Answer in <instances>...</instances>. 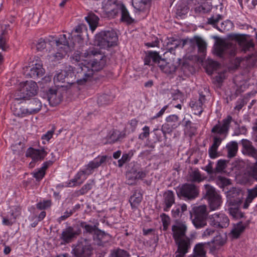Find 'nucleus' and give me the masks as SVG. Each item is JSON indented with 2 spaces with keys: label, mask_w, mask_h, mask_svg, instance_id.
I'll list each match as a JSON object with an SVG mask.
<instances>
[{
  "label": "nucleus",
  "mask_w": 257,
  "mask_h": 257,
  "mask_svg": "<svg viewBox=\"0 0 257 257\" xmlns=\"http://www.w3.org/2000/svg\"><path fill=\"white\" fill-rule=\"evenodd\" d=\"M83 55L85 58L92 59L91 68L82 63L78 64L75 67L69 66L67 71H61L54 76V82L69 84L76 82L78 85H83L91 78L94 71L100 70L105 65V58L97 49L89 48Z\"/></svg>",
  "instance_id": "nucleus-1"
},
{
  "label": "nucleus",
  "mask_w": 257,
  "mask_h": 257,
  "mask_svg": "<svg viewBox=\"0 0 257 257\" xmlns=\"http://www.w3.org/2000/svg\"><path fill=\"white\" fill-rule=\"evenodd\" d=\"M187 230V226L183 223H177L172 226L173 237L177 246L175 257H184L190 248V239L184 237Z\"/></svg>",
  "instance_id": "nucleus-2"
},
{
  "label": "nucleus",
  "mask_w": 257,
  "mask_h": 257,
  "mask_svg": "<svg viewBox=\"0 0 257 257\" xmlns=\"http://www.w3.org/2000/svg\"><path fill=\"white\" fill-rule=\"evenodd\" d=\"M117 39L116 33L114 30L104 31L95 35V43L101 48L107 49L116 45Z\"/></svg>",
  "instance_id": "nucleus-3"
},
{
  "label": "nucleus",
  "mask_w": 257,
  "mask_h": 257,
  "mask_svg": "<svg viewBox=\"0 0 257 257\" xmlns=\"http://www.w3.org/2000/svg\"><path fill=\"white\" fill-rule=\"evenodd\" d=\"M38 86L37 83L32 81H26L21 83L19 89L15 94V98L17 100L30 99L37 93Z\"/></svg>",
  "instance_id": "nucleus-4"
},
{
  "label": "nucleus",
  "mask_w": 257,
  "mask_h": 257,
  "mask_svg": "<svg viewBox=\"0 0 257 257\" xmlns=\"http://www.w3.org/2000/svg\"><path fill=\"white\" fill-rule=\"evenodd\" d=\"M71 253L73 257H92L93 248L88 240L82 238L73 245Z\"/></svg>",
  "instance_id": "nucleus-5"
},
{
  "label": "nucleus",
  "mask_w": 257,
  "mask_h": 257,
  "mask_svg": "<svg viewBox=\"0 0 257 257\" xmlns=\"http://www.w3.org/2000/svg\"><path fill=\"white\" fill-rule=\"evenodd\" d=\"M207 207L205 205L193 207L192 222L196 228H202L207 225Z\"/></svg>",
  "instance_id": "nucleus-6"
},
{
  "label": "nucleus",
  "mask_w": 257,
  "mask_h": 257,
  "mask_svg": "<svg viewBox=\"0 0 257 257\" xmlns=\"http://www.w3.org/2000/svg\"><path fill=\"white\" fill-rule=\"evenodd\" d=\"M235 51L234 44L222 39L219 40L214 46V54L221 58L227 55L234 56Z\"/></svg>",
  "instance_id": "nucleus-7"
},
{
  "label": "nucleus",
  "mask_w": 257,
  "mask_h": 257,
  "mask_svg": "<svg viewBox=\"0 0 257 257\" xmlns=\"http://www.w3.org/2000/svg\"><path fill=\"white\" fill-rule=\"evenodd\" d=\"M50 43H52V45H56V49L58 52L52 55L58 60L64 57L68 52L71 50V47H73V46L69 45L66 35L65 34L60 35L58 40H51Z\"/></svg>",
  "instance_id": "nucleus-8"
},
{
  "label": "nucleus",
  "mask_w": 257,
  "mask_h": 257,
  "mask_svg": "<svg viewBox=\"0 0 257 257\" xmlns=\"http://www.w3.org/2000/svg\"><path fill=\"white\" fill-rule=\"evenodd\" d=\"M204 186L206 191V196L208 201L210 210H215L218 209L222 203L221 196L210 185L206 184Z\"/></svg>",
  "instance_id": "nucleus-9"
},
{
  "label": "nucleus",
  "mask_w": 257,
  "mask_h": 257,
  "mask_svg": "<svg viewBox=\"0 0 257 257\" xmlns=\"http://www.w3.org/2000/svg\"><path fill=\"white\" fill-rule=\"evenodd\" d=\"M182 41V48L185 45H188L193 50L197 46L199 53H204L206 51L207 44L203 39L199 36H196L191 39H183Z\"/></svg>",
  "instance_id": "nucleus-10"
},
{
  "label": "nucleus",
  "mask_w": 257,
  "mask_h": 257,
  "mask_svg": "<svg viewBox=\"0 0 257 257\" xmlns=\"http://www.w3.org/2000/svg\"><path fill=\"white\" fill-rule=\"evenodd\" d=\"M244 192L237 187H232L226 192L227 202L229 205L238 206L243 197Z\"/></svg>",
  "instance_id": "nucleus-11"
},
{
  "label": "nucleus",
  "mask_w": 257,
  "mask_h": 257,
  "mask_svg": "<svg viewBox=\"0 0 257 257\" xmlns=\"http://www.w3.org/2000/svg\"><path fill=\"white\" fill-rule=\"evenodd\" d=\"M209 220L210 225L216 228H226L229 224L228 216L223 213H214L210 215L209 216Z\"/></svg>",
  "instance_id": "nucleus-12"
},
{
  "label": "nucleus",
  "mask_w": 257,
  "mask_h": 257,
  "mask_svg": "<svg viewBox=\"0 0 257 257\" xmlns=\"http://www.w3.org/2000/svg\"><path fill=\"white\" fill-rule=\"evenodd\" d=\"M108 157L106 155L95 158L94 160L90 161L86 166V168L78 173L80 176L82 175L89 176L92 174L94 170L97 168L102 164L106 162Z\"/></svg>",
  "instance_id": "nucleus-13"
},
{
  "label": "nucleus",
  "mask_w": 257,
  "mask_h": 257,
  "mask_svg": "<svg viewBox=\"0 0 257 257\" xmlns=\"http://www.w3.org/2000/svg\"><path fill=\"white\" fill-rule=\"evenodd\" d=\"M236 39L241 51L246 53L254 50V44L249 36L237 35L236 36Z\"/></svg>",
  "instance_id": "nucleus-14"
},
{
  "label": "nucleus",
  "mask_w": 257,
  "mask_h": 257,
  "mask_svg": "<svg viewBox=\"0 0 257 257\" xmlns=\"http://www.w3.org/2000/svg\"><path fill=\"white\" fill-rule=\"evenodd\" d=\"M232 120V117L230 115H228L222 120L221 123L218 121V123L212 127L211 133L223 135L225 138L228 133L230 124Z\"/></svg>",
  "instance_id": "nucleus-15"
},
{
  "label": "nucleus",
  "mask_w": 257,
  "mask_h": 257,
  "mask_svg": "<svg viewBox=\"0 0 257 257\" xmlns=\"http://www.w3.org/2000/svg\"><path fill=\"white\" fill-rule=\"evenodd\" d=\"M179 194L184 198L191 200L198 195L199 192L196 187L192 184H185L179 189Z\"/></svg>",
  "instance_id": "nucleus-16"
},
{
  "label": "nucleus",
  "mask_w": 257,
  "mask_h": 257,
  "mask_svg": "<svg viewBox=\"0 0 257 257\" xmlns=\"http://www.w3.org/2000/svg\"><path fill=\"white\" fill-rule=\"evenodd\" d=\"M80 230H75L72 226L64 229L60 236L62 240V244H67L72 242L80 234Z\"/></svg>",
  "instance_id": "nucleus-17"
},
{
  "label": "nucleus",
  "mask_w": 257,
  "mask_h": 257,
  "mask_svg": "<svg viewBox=\"0 0 257 257\" xmlns=\"http://www.w3.org/2000/svg\"><path fill=\"white\" fill-rule=\"evenodd\" d=\"M166 120L167 123L163 124L162 127V131L164 135L167 133L171 132L172 130L177 128L180 124L179 117L175 114L169 115L166 117Z\"/></svg>",
  "instance_id": "nucleus-18"
},
{
  "label": "nucleus",
  "mask_w": 257,
  "mask_h": 257,
  "mask_svg": "<svg viewBox=\"0 0 257 257\" xmlns=\"http://www.w3.org/2000/svg\"><path fill=\"white\" fill-rule=\"evenodd\" d=\"M206 100L205 96L200 94L198 99H192L189 102V106L193 114L200 115L203 111V105Z\"/></svg>",
  "instance_id": "nucleus-19"
},
{
  "label": "nucleus",
  "mask_w": 257,
  "mask_h": 257,
  "mask_svg": "<svg viewBox=\"0 0 257 257\" xmlns=\"http://www.w3.org/2000/svg\"><path fill=\"white\" fill-rule=\"evenodd\" d=\"M116 8L113 9L111 11L112 13L115 15L119 11H120L121 14V20L128 24H132L134 22V20L130 16L129 13L126 9L124 5L122 4L115 5Z\"/></svg>",
  "instance_id": "nucleus-20"
},
{
  "label": "nucleus",
  "mask_w": 257,
  "mask_h": 257,
  "mask_svg": "<svg viewBox=\"0 0 257 257\" xmlns=\"http://www.w3.org/2000/svg\"><path fill=\"white\" fill-rule=\"evenodd\" d=\"M27 102L25 111L28 112L29 114H35L38 112L41 109L42 103L38 99L34 98L33 99H27Z\"/></svg>",
  "instance_id": "nucleus-21"
},
{
  "label": "nucleus",
  "mask_w": 257,
  "mask_h": 257,
  "mask_svg": "<svg viewBox=\"0 0 257 257\" xmlns=\"http://www.w3.org/2000/svg\"><path fill=\"white\" fill-rule=\"evenodd\" d=\"M125 137V133L114 130L110 131L106 137L103 139L104 144H114Z\"/></svg>",
  "instance_id": "nucleus-22"
},
{
  "label": "nucleus",
  "mask_w": 257,
  "mask_h": 257,
  "mask_svg": "<svg viewBox=\"0 0 257 257\" xmlns=\"http://www.w3.org/2000/svg\"><path fill=\"white\" fill-rule=\"evenodd\" d=\"M47 154V152L44 148L39 150L30 147L27 149L26 156L31 157L34 161H38L44 159Z\"/></svg>",
  "instance_id": "nucleus-23"
},
{
  "label": "nucleus",
  "mask_w": 257,
  "mask_h": 257,
  "mask_svg": "<svg viewBox=\"0 0 257 257\" xmlns=\"http://www.w3.org/2000/svg\"><path fill=\"white\" fill-rule=\"evenodd\" d=\"M241 143L242 146V152L244 155L254 158L257 157V150L253 146L250 141L242 139L241 141Z\"/></svg>",
  "instance_id": "nucleus-24"
},
{
  "label": "nucleus",
  "mask_w": 257,
  "mask_h": 257,
  "mask_svg": "<svg viewBox=\"0 0 257 257\" xmlns=\"http://www.w3.org/2000/svg\"><path fill=\"white\" fill-rule=\"evenodd\" d=\"M145 64L147 65H152L151 64V61L154 63H160L162 62L164 63L165 60L161 58V57L159 55V53L156 51H149L147 55L145 58Z\"/></svg>",
  "instance_id": "nucleus-25"
},
{
  "label": "nucleus",
  "mask_w": 257,
  "mask_h": 257,
  "mask_svg": "<svg viewBox=\"0 0 257 257\" xmlns=\"http://www.w3.org/2000/svg\"><path fill=\"white\" fill-rule=\"evenodd\" d=\"M45 73V70L43 68L42 63H37L30 69V72L28 74L29 76L33 79L42 77Z\"/></svg>",
  "instance_id": "nucleus-26"
},
{
  "label": "nucleus",
  "mask_w": 257,
  "mask_h": 257,
  "mask_svg": "<svg viewBox=\"0 0 257 257\" xmlns=\"http://www.w3.org/2000/svg\"><path fill=\"white\" fill-rule=\"evenodd\" d=\"M164 210L168 211L170 208L175 203V195L173 191L168 190L163 194Z\"/></svg>",
  "instance_id": "nucleus-27"
},
{
  "label": "nucleus",
  "mask_w": 257,
  "mask_h": 257,
  "mask_svg": "<svg viewBox=\"0 0 257 257\" xmlns=\"http://www.w3.org/2000/svg\"><path fill=\"white\" fill-rule=\"evenodd\" d=\"M180 59H177V61L176 64L171 62L166 63L165 64L163 63L160 64L159 66L161 69L166 74H171L175 72L177 69V67L180 65Z\"/></svg>",
  "instance_id": "nucleus-28"
},
{
  "label": "nucleus",
  "mask_w": 257,
  "mask_h": 257,
  "mask_svg": "<svg viewBox=\"0 0 257 257\" xmlns=\"http://www.w3.org/2000/svg\"><path fill=\"white\" fill-rule=\"evenodd\" d=\"M85 20L88 23L90 29L93 31L97 26L99 18L93 13H89L88 16L85 17Z\"/></svg>",
  "instance_id": "nucleus-29"
},
{
  "label": "nucleus",
  "mask_w": 257,
  "mask_h": 257,
  "mask_svg": "<svg viewBox=\"0 0 257 257\" xmlns=\"http://www.w3.org/2000/svg\"><path fill=\"white\" fill-rule=\"evenodd\" d=\"M142 200V194L140 191H135L130 198L129 201L133 209L138 207Z\"/></svg>",
  "instance_id": "nucleus-30"
},
{
  "label": "nucleus",
  "mask_w": 257,
  "mask_h": 257,
  "mask_svg": "<svg viewBox=\"0 0 257 257\" xmlns=\"http://www.w3.org/2000/svg\"><path fill=\"white\" fill-rule=\"evenodd\" d=\"M182 40L171 37L168 39L166 43V49L170 52L175 50L179 46L182 45Z\"/></svg>",
  "instance_id": "nucleus-31"
},
{
  "label": "nucleus",
  "mask_w": 257,
  "mask_h": 257,
  "mask_svg": "<svg viewBox=\"0 0 257 257\" xmlns=\"http://www.w3.org/2000/svg\"><path fill=\"white\" fill-rule=\"evenodd\" d=\"M206 243H199L197 244L194 248V255L189 257H205L206 251L204 246Z\"/></svg>",
  "instance_id": "nucleus-32"
},
{
  "label": "nucleus",
  "mask_w": 257,
  "mask_h": 257,
  "mask_svg": "<svg viewBox=\"0 0 257 257\" xmlns=\"http://www.w3.org/2000/svg\"><path fill=\"white\" fill-rule=\"evenodd\" d=\"M53 162L48 161L43 163L42 167L37 170H35L32 174L33 177H44L45 175L46 170L51 165H52Z\"/></svg>",
  "instance_id": "nucleus-33"
},
{
  "label": "nucleus",
  "mask_w": 257,
  "mask_h": 257,
  "mask_svg": "<svg viewBox=\"0 0 257 257\" xmlns=\"http://www.w3.org/2000/svg\"><path fill=\"white\" fill-rule=\"evenodd\" d=\"M227 156L231 158L234 157L237 152L238 144L235 141L231 142L226 145Z\"/></svg>",
  "instance_id": "nucleus-34"
},
{
  "label": "nucleus",
  "mask_w": 257,
  "mask_h": 257,
  "mask_svg": "<svg viewBox=\"0 0 257 257\" xmlns=\"http://www.w3.org/2000/svg\"><path fill=\"white\" fill-rule=\"evenodd\" d=\"M80 226L83 228V233L94 234L97 231V227L96 225H90L86 222H81Z\"/></svg>",
  "instance_id": "nucleus-35"
},
{
  "label": "nucleus",
  "mask_w": 257,
  "mask_h": 257,
  "mask_svg": "<svg viewBox=\"0 0 257 257\" xmlns=\"http://www.w3.org/2000/svg\"><path fill=\"white\" fill-rule=\"evenodd\" d=\"M149 2L150 0H132V5L136 10L143 11Z\"/></svg>",
  "instance_id": "nucleus-36"
},
{
  "label": "nucleus",
  "mask_w": 257,
  "mask_h": 257,
  "mask_svg": "<svg viewBox=\"0 0 257 257\" xmlns=\"http://www.w3.org/2000/svg\"><path fill=\"white\" fill-rule=\"evenodd\" d=\"M57 90L55 89L50 88L48 94V99L50 103L53 104H58L61 100L60 98H56Z\"/></svg>",
  "instance_id": "nucleus-37"
},
{
  "label": "nucleus",
  "mask_w": 257,
  "mask_h": 257,
  "mask_svg": "<svg viewBox=\"0 0 257 257\" xmlns=\"http://www.w3.org/2000/svg\"><path fill=\"white\" fill-rule=\"evenodd\" d=\"M50 41L51 40H48V39H39L36 43L37 50L39 51H42L46 49L47 51V45H52V43H50Z\"/></svg>",
  "instance_id": "nucleus-38"
},
{
  "label": "nucleus",
  "mask_w": 257,
  "mask_h": 257,
  "mask_svg": "<svg viewBox=\"0 0 257 257\" xmlns=\"http://www.w3.org/2000/svg\"><path fill=\"white\" fill-rule=\"evenodd\" d=\"M222 19V16L218 14L208 18L207 23L208 24L212 26L214 28L216 29V27H218V23Z\"/></svg>",
  "instance_id": "nucleus-39"
},
{
  "label": "nucleus",
  "mask_w": 257,
  "mask_h": 257,
  "mask_svg": "<svg viewBox=\"0 0 257 257\" xmlns=\"http://www.w3.org/2000/svg\"><path fill=\"white\" fill-rule=\"evenodd\" d=\"M129 253L123 249H117L111 251L110 257H129Z\"/></svg>",
  "instance_id": "nucleus-40"
},
{
  "label": "nucleus",
  "mask_w": 257,
  "mask_h": 257,
  "mask_svg": "<svg viewBox=\"0 0 257 257\" xmlns=\"http://www.w3.org/2000/svg\"><path fill=\"white\" fill-rule=\"evenodd\" d=\"M228 210L230 215L234 218L239 219L244 216V214L237 207H230Z\"/></svg>",
  "instance_id": "nucleus-41"
},
{
  "label": "nucleus",
  "mask_w": 257,
  "mask_h": 257,
  "mask_svg": "<svg viewBox=\"0 0 257 257\" xmlns=\"http://www.w3.org/2000/svg\"><path fill=\"white\" fill-rule=\"evenodd\" d=\"M248 225V223L242 224V222H239L237 223L236 226L232 231V233L238 236L244 230L246 226Z\"/></svg>",
  "instance_id": "nucleus-42"
},
{
  "label": "nucleus",
  "mask_w": 257,
  "mask_h": 257,
  "mask_svg": "<svg viewBox=\"0 0 257 257\" xmlns=\"http://www.w3.org/2000/svg\"><path fill=\"white\" fill-rule=\"evenodd\" d=\"M231 25L232 24L230 21H226L222 22L218 27H216V29L221 32L228 31Z\"/></svg>",
  "instance_id": "nucleus-43"
},
{
  "label": "nucleus",
  "mask_w": 257,
  "mask_h": 257,
  "mask_svg": "<svg viewBox=\"0 0 257 257\" xmlns=\"http://www.w3.org/2000/svg\"><path fill=\"white\" fill-rule=\"evenodd\" d=\"M226 241L225 236H223L220 234L216 235L213 239L212 242L216 245H222Z\"/></svg>",
  "instance_id": "nucleus-44"
},
{
  "label": "nucleus",
  "mask_w": 257,
  "mask_h": 257,
  "mask_svg": "<svg viewBox=\"0 0 257 257\" xmlns=\"http://www.w3.org/2000/svg\"><path fill=\"white\" fill-rule=\"evenodd\" d=\"M227 161L223 160H219L218 161L215 171L216 173H221L226 167Z\"/></svg>",
  "instance_id": "nucleus-45"
},
{
  "label": "nucleus",
  "mask_w": 257,
  "mask_h": 257,
  "mask_svg": "<svg viewBox=\"0 0 257 257\" xmlns=\"http://www.w3.org/2000/svg\"><path fill=\"white\" fill-rule=\"evenodd\" d=\"M216 182L218 185L222 188L231 184L230 180L226 178H217Z\"/></svg>",
  "instance_id": "nucleus-46"
},
{
  "label": "nucleus",
  "mask_w": 257,
  "mask_h": 257,
  "mask_svg": "<svg viewBox=\"0 0 257 257\" xmlns=\"http://www.w3.org/2000/svg\"><path fill=\"white\" fill-rule=\"evenodd\" d=\"M160 217L163 223V229L166 230L170 223V218L168 215L165 213H162Z\"/></svg>",
  "instance_id": "nucleus-47"
},
{
  "label": "nucleus",
  "mask_w": 257,
  "mask_h": 257,
  "mask_svg": "<svg viewBox=\"0 0 257 257\" xmlns=\"http://www.w3.org/2000/svg\"><path fill=\"white\" fill-rule=\"evenodd\" d=\"M257 196V186L252 189L248 190L247 201L251 202Z\"/></svg>",
  "instance_id": "nucleus-48"
},
{
  "label": "nucleus",
  "mask_w": 257,
  "mask_h": 257,
  "mask_svg": "<svg viewBox=\"0 0 257 257\" xmlns=\"http://www.w3.org/2000/svg\"><path fill=\"white\" fill-rule=\"evenodd\" d=\"M25 107H20V108H14V109H13V111L14 112V114L20 117H23L24 116L26 115L29 114L28 112H26L25 111Z\"/></svg>",
  "instance_id": "nucleus-49"
},
{
  "label": "nucleus",
  "mask_w": 257,
  "mask_h": 257,
  "mask_svg": "<svg viewBox=\"0 0 257 257\" xmlns=\"http://www.w3.org/2000/svg\"><path fill=\"white\" fill-rule=\"evenodd\" d=\"M143 132L140 134L139 139L144 140L145 139L148 137L150 135V127L148 126H145L143 128Z\"/></svg>",
  "instance_id": "nucleus-50"
},
{
  "label": "nucleus",
  "mask_w": 257,
  "mask_h": 257,
  "mask_svg": "<svg viewBox=\"0 0 257 257\" xmlns=\"http://www.w3.org/2000/svg\"><path fill=\"white\" fill-rule=\"evenodd\" d=\"M95 236H94V238L97 237V239L101 242H105L104 238L106 236L105 233L97 229V231H96L95 233Z\"/></svg>",
  "instance_id": "nucleus-51"
},
{
  "label": "nucleus",
  "mask_w": 257,
  "mask_h": 257,
  "mask_svg": "<svg viewBox=\"0 0 257 257\" xmlns=\"http://www.w3.org/2000/svg\"><path fill=\"white\" fill-rule=\"evenodd\" d=\"M9 46L7 43V39L3 35L0 37V49L6 51Z\"/></svg>",
  "instance_id": "nucleus-52"
},
{
  "label": "nucleus",
  "mask_w": 257,
  "mask_h": 257,
  "mask_svg": "<svg viewBox=\"0 0 257 257\" xmlns=\"http://www.w3.org/2000/svg\"><path fill=\"white\" fill-rule=\"evenodd\" d=\"M21 213V208L19 206L16 207L14 209L12 210L11 216L13 217L14 221L16 219L20 216Z\"/></svg>",
  "instance_id": "nucleus-53"
},
{
  "label": "nucleus",
  "mask_w": 257,
  "mask_h": 257,
  "mask_svg": "<svg viewBox=\"0 0 257 257\" xmlns=\"http://www.w3.org/2000/svg\"><path fill=\"white\" fill-rule=\"evenodd\" d=\"M80 178H74L72 179L68 183H65V184L63 185V186L64 187H72L76 185H79L81 184V182H78V179Z\"/></svg>",
  "instance_id": "nucleus-54"
},
{
  "label": "nucleus",
  "mask_w": 257,
  "mask_h": 257,
  "mask_svg": "<svg viewBox=\"0 0 257 257\" xmlns=\"http://www.w3.org/2000/svg\"><path fill=\"white\" fill-rule=\"evenodd\" d=\"M51 201L49 200L45 201L43 202H39L37 204V207L40 209H45L46 208L50 206Z\"/></svg>",
  "instance_id": "nucleus-55"
},
{
  "label": "nucleus",
  "mask_w": 257,
  "mask_h": 257,
  "mask_svg": "<svg viewBox=\"0 0 257 257\" xmlns=\"http://www.w3.org/2000/svg\"><path fill=\"white\" fill-rule=\"evenodd\" d=\"M246 59L249 63H251L252 65H253L257 61V54L254 52L246 57Z\"/></svg>",
  "instance_id": "nucleus-56"
},
{
  "label": "nucleus",
  "mask_w": 257,
  "mask_h": 257,
  "mask_svg": "<svg viewBox=\"0 0 257 257\" xmlns=\"http://www.w3.org/2000/svg\"><path fill=\"white\" fill-rule=\"evenodd\" d=\"M74 212H75V209H72L69 211H66L63 215L60 216L58 218V221L60 222L61 221L65 220L66 218L72 215Z\"/></svg>",
  "instance_id": "nucleus-57"
},
{
  "label": "nucleus",
  "mask_w": 257,
  "mask_h": 257,
  "mask_svg": "<svg viewBox=\"0 0 257 257\" xmlns=\"http://www.w3.org/2000/svg\"><path fill=\"white\" fill-rule=\"evenodd\" d=\"M222 141V139L220 138V137H218V136H215L213 137V144L212 145V147H213V148H218L219 146L220 145L221 142Z\"/></svg>",
  "instance_id": "nucleus-58"
},
{
  "label": "nucleus",
  "mask_w": 257,
  "mask_h": 257,
  "mask_svg": "<svg viewBox=\"0 0 257 257\" xmlns=\"http://www.w3.org/2000/svg\"><path fill=\"white\" fill-rule=\"evenodd\" d=\"M198 10L203 13H207L210 11V8L208 4H204L198 7Z\"/></svg>",
  "instance_id": "nucleus-59"
},
{
  "label": "nucleus",
  "mask_w": 257,
  "mask_h": 257,
  "mask_svg": "<svg viewBox=\"0 0 257 257\" xmlns=\"http://www.w3.org/2000/svg\"><path fill=\"white\" fill-rule=\"evenodd\" d=\"M217 148H213V147L211 146V147L209 149V157L212 159H214L217 157Z\"/></svg>",
  "instance_id": "nucleus-60"
},
{
  "label": "nucleus",
  "mask_w": 257,
  "mask_h": 257,
  "mask_svg": "<svg viewBox=\"0 0 257 257\" xmlns=\"http://www.w3.org/2000/svg\"><path fill=\"white\" fill-rule=\"evenodd\" d=\"M91 189L90 185L89 184H86L84 185L82 188L78 191L79 195H83L85 194L89 190Z\"/></svg>",
  "instance_id": "nucleus-61"
},
{
  "label": "nucleus",
  "mask_w": 257,
  "mask_h": 257,
  "mask_svg": "<svg viewBox=\"0 0 257 257\" xmlns=\"http://www.w3.org/2000/svg\"><path fill=\"white\" fill-rule=\"evenodd\" d=\"M54 131H49L45 134L42 136L41 139L42 140H46V141H49L52 137Z\"/></svg>",
  "instance_id": "nucleus-62"
},
{
  "label": "nucleus",
  "mask_w": 257,
  "mask_h": 257,
  "mask_svg": "<svg viewBox=\"0 0 257 257\" xmlns=\"http://www.w3.org/2000/svg\"><path fill=\"white\" fill-rule=\"evenodd\" d=\"M205 170L209 174H212L215 173V169H213L212 163L210 162L207 166H205Z\"/></svg>",
  "instance_id": "nucleus-63"
},
{
  "label": "nucleus",
  "mask_w": 257,
  "mask_h": 257,
  "mask_svg": "<svg viewBox=\"0 0 257 257\" xmlns=\"http://www.w3.org/2000/svg\"><path fill=\"white\" fill-rule=\"evenodd\" d=\"M246 132V129L245 126H242L238 127V130L235 131L234 134L236 136H238L241 134H245Z\"/></svg>",
  "instance_id": "nucleus-64"
}]
</instances>
